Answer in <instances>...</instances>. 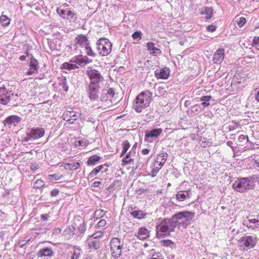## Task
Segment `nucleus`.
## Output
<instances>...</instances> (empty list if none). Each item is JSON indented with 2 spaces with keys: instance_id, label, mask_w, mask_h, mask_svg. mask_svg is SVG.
Here are the masks:
<instances>
[{
  "instance_id": "obj_1",
  "label": "nucleus",
  "mask_w": 259,
  "mask_h": 259,
  "mask_svg": "<svg viewBox=\"0 0 259 259\" xmlns=\"http://www.w3.org/2000/svg\"><path fill=\"white\" fill-rule=\"evenodd\" d=\"M176 225L170 219L159 220L156 226V237L158 238H162L170 235L171 232H174Z\"/></svg>"
},
{
  "instance_id": "obj_64",
  "label": "nucleus",
  "mask_w": 259,
  "mask_h": 259,
  "mask_svg": "<svg viewBox=\"0 0 259 259\" xmlns=\"http://www.w3.org/2000/svg\"><path fill=\"white\" fill-rule=\"evenodd\" d=\"M49 215L48 214H44L41 215V219H43L44 221H47L49 218Z\"/></svg>"
},
{
  "instance_id": "obj_44",
  "label": "nucleus",
  "mask_w": 259,
  "mask_h": 259,
  "mask_svg": "<svg viewBox=\"0 0 259 259\" xmlns=\"http://www.w3.org/2000/svg\"><path fill=\"white\" fill-rule=\"evenodd\" d=\"M238 141L239 142L244 144L245 142H248V137L247 136H245L243 135H240L238 138Z\"/></svg>"
},
{
  "instance_id": "obj_9",
  "label": "nucleus",
  "mask_w": 259,
  "mask_h": 259,
  "mask_svg": "<svg viewBox=\"0 0 259 259\" xmlns=\"http://www.w3.org/2000/svg\"><path fill=\"white\" fill-rule=\"evenodd\" d=\"M123 246L122 243L119 239L113 238L110 241V251L112 256L118 258L120 256Z\"/></svg>"
},
{
  "instance_id": "obj_37",
  "label": "nucleus",
  "mask_w": 259,
  "mask_h": 259,
  "mask_svg": "<svg viewBox=\"0 0 259 259\" xmlns=\"http://www.w3.org/2000/svg\"><path fill=\"white\" fill-rule=\"evenodd\" d=\"M235 22L239 27H242L246 23V19L244 17L236 18Z\"/></svg>"
},
{
  "instance_id": "obj_49",
  "label": "nucleus",
  "mask_w": 259,
  "mask_h": 259,
  "mask_svg": "<svg viewBox=\"0 0 259 259\" xmlns=\"http://www.w3.org/2000/svg\"><path fill=\"white\" fill-rule=\"evenodd\" d=\"M80 250L79 248H75L71 257V259H77L80 254Z\"/></svg>"
},
{
  "instance_id": "obj_36",
  "label": "nucleus",
  "mask_w": 259,
  "mask_h": 259,
  "mask_svg": "<svg viewBox=\"0 0 259 259\" xmlns=\"http://www.w3.org/2000/svg\"><path fill=\"white\" fill-rule=\"evenodd\" d=\"M106 214V212L102 209H98L94 213V217L96 218L97 219L99 218H103Z\"/></svg>"
},
{
  "instance_id": "obj_3",
  "label": "nucleus",
  "mask_w": 259,
  "mask_h": 259,
  "mask_svg": "<svg viewBox=\"0 0 259 259\" xmlns=\"http://www.w3.org/2000/svg\"><path fill=\"white\" fill-rule=\"evenodd\" d=\"M152 94L149 91H145L138 95L135 100L134 108L137 112H141L147 108L152 100Z\"/></svg>"
},
{
  "instance_id": "obj_45",
  "label": "nucleus",
  "mask_w": 259,
  "mask_h": 259,
  "mask_svg": "<svg viewBox=\"0 0 259 259\" xmlns=\"http://www.w3.org/2000/svg\"><path fill=\"white\" fill-rule=\"evenodd\" d=\"M66 11L67 9L65 10H63L60 8H58L57 10V12L58 14H59L61 17L64 19L65 18Z\"/></svg>"
},
{
  "instance_id": "obj_16",
  "label": "nucleus",
  "mask_w": 259,
  "mask_h": 259,
  "mask_svg": "<svg viewBox=\"0 0 259 259\" xmlns=\"http://www.w3.org/2000/svg\"><path fill=\"white\" fill-rule=\"evenodd\" d=\"M54 255V252L52 248L49 247H45L41 249L37 252V256L41 257H51Z\"/></svg>"
},
{
  "instance_id": "obj_43",
  "label": "nucleus",
  "mask_w": 259,
  "mask_h": 259,
  "mask_svg": "<svg viewBox=\"0 0 259 259\" xmlns=\"http://www.w3.org/2000/svg\"><path fill=\"white\" fill-rule=\"evenodd\" d=\"M60 84L62 86L63 90L65 92H67L68 86L67 85V81L66 78L65 77H63L62 78H61V82L60 83Z\"/></svg>"
},
{
  "instance_id": "obj_41",
  "label": "nucleus",
  "mask_w": 259,
  "mask_h": 259,
  "mask_svg": "<svg viewBox=\"0 0 259 259\" xmlns=\"http://www.w3.org/2000/svg\"><path fill=\"white\" fill-rule=\"evenodd\" d=\"M163 245L166 247H170L171 248H175V244L169 240H163Z\"/></svg>"
},
{
  "instance_id": "obj_62",
  "label": "nucleus",
  "mask_w": 259,
  "mask_h": 259,
  "mask_svg": "<svg viewBox=\"0 0 259 259\" xmlns=\"http://www.w3.org/2000/svg\"><path fill=\"white\" fill-rule=\"evenodd\" d=\"M101 184L100 182L95 181L92 184V186L95 188L98 187Z\"/></svg>"
},
{
  "instance_id": "obj_18",
  "label": "nucleus",
  "mask_w": 259,
  "mask_h": 259,
  "mask_svg": "<svg viewBox=\"0 0 259 259\" xmlns=\"http://www.w3.org/2000/svg\"><path fill=\"white\" fill-rule=\"evenodd\" d=\"M81 115L79 113H77L74 111H66L63 114V119H67L68 118H74V120H77V118Z\"/></svg>"
},
{
  "instance_id": "obj_47",
  "label": "nucleus",
  "mask_w": 259,
  "mask_h": 259,
  "mask_svg": "<svg viewBox=\"0 0 259 259\" xmlns=\"http://www.w3.org/2000/svg\"><path fill=\"white\" fill-rule=\"evenodd\" d=\"M103 234V232H102V231H98V232H97L94 233L92 235L91 237H92V238H94L95 239H97L99 240V239L100 237H102Z\"/></svg>"
},
{
  "instance_id": "obj_31",
  "label": "nucleus",
  "mask_w": 259,
  "mask_h": 259,
  "mask_svg": "<svg viewBox=\"0 0 259 259\" xmlns=\"http://www.w3.org/2000/svg\"><path fill=\"white\" fill-rule=\"evenodd\" d=\"M131 152L126 153L125 156L122 159V162L125 164L132 163L135 160V158H131Z\"/></svg>"
},
{
  "instance_id": "obj_19",
  "label": "nucleus",
  "mask_w": 259,
  "mask_h": 259,
  "mask_svg": "<svg viewBox=\"0 0 259 259\" xmlns=\"http://www.w3.org/2000/svg\"><path fill=\"white\" fill-rule=\"evenodd\" d=\"M155 44L152 42H148L146 46L147 47V50L150 51V54L153 56H157L161 53V50L154 47Z\"/></svg>"
},
{
  "instance_id": "obj_22",
  "label": "nucleus",
  "mask_w": 259,
  "mask_h": 259,
  "mask_svg": "<svg viewBox=\"0 0 259 259\" xmlns=\"http://www.w3.org/2000/svg\"><path fill=\"white\" fill-rule=\"evenodd\" d=\"M168 155L166 153H161L159 154L155 161L159 164L161 166H163L167 158Z\"/></svg>"
},
{
  "instance_id": "obj_27",
  "label": "nucleus",
  "mask_w": 259,
  "mask_h": 259,
  "mask_svg": "<svg viewBox=\"0 0 259 259\" xmlns=\"http://www.w3.org/2000/svg\"><path fill=\"white\" fill-rule=\"evenodd\" d=\"M131 215L135 218L142 219L145 218L146 213H143L141 210H135L131 213Z\"/></svg>"
},
{
  "instance_id": "obj_23",
  "label": "nucleus",
  "mask_w": 259,
  "mask_h": 259,
  "mask_svg": "<svg viewBox=\"0 0 259 259\" xmlns=\"http://www.w3.org/2000/svg\"><path fill=\"white\" fill-rule=\"evenodd\" d=\"M255 244V237L248 236L245 237L244 245L249 248H252Z\"/></svg>"
},
{
  "instance_id": "obj_60",
  "label": "nucleus",
  "mask_w": 259,
  "mask_h": 259,
  "mask_svg": "<svg viewBox=\"0 0 259 259\" xmlns=\"http://www.w3.org/2000/svg\"><path fill=\"white\" fill-rule=\"evenodd\" d=\"M83 58H84V64L90 63L92 61V60L89 59V58L86 56H84Z\"/></svg>"
},
{
  "instance_id": "obj_20",
  "label": "nucleus",
  "mask_w": 259,
  "mask_h": 259,
  "mask_svg": "<svg viewBox=\"0 0 259 259\" xmlns=\"http://www.w3.org/2000/svg\"><path fill=\"white\" fill-rule=\"evenodd\" d=\"M161 128H155L151 131H146L145 132L146 138H156L162 133Z\"/></svg>"
},
{
  "instance_id": "obj_32",
  "label": "nucleus",
  "mask_w": 259,
  "mask_h": 259,
  "mask_svg": "<svg viewBox=\"0 0 259 259\" xmlns=\"http://www.w3.org/2000/svg\"><path fill=\"white\" fill-rule=\"evenodd\" d=\"M101 159V157L97 155L91 156L87 161L88 165H94Z\"/></svg>"
},
{
  "instance_id": "obj_12",
  "label": "nucleus",
  "mask_w": 259,
  "mask_h": 259,
  "mask_svg": "<svg viewBox=\"0 0 259 259\" xmlns=\"http://www.w3.org/2000/svg\"><path fill=\"white\" fill-rule=\"evenodd\" d=\"M155 76L158 79H165L169 76V71L168 68L156 69L155 71Z\"/></svg>"
},
{
  "instance_id": "obj_39",
  "label": "nucleus",
  "mask_w": 259,
  "mask_h": 259,
  "mask_svg": "<svg viewBox=\"0 0 259 259\" xmlns=\"http://www.w3.org/2000/svg\"><path fill=\"white\" fill-rule=\"evenodd\" d=\"M38 63L36 60H35L34 58H31L30 61V67L33 69L34 71L37 70L38 69L37 67Z\"/></svg>"
},
{
  "instance_id": "obj_35",
  "label": "nucleus",
  "mask_w": 259,
  "mask_h": 259,
  "mask_svg": "<svg viewBox=\"0 0 259 259\" xmlns=\"http://www.w3.org/2000/svg\"><path fill=\"white\" fill-rule=\"evenodd\" d=\"M122 151L121 154V156H123L125 154L130 147V143L127 141L123 142L122 143Z\"/></svg>"
},
{
  "instance_id": "obj_53",
  "label": "nucleus",
  "mask_w": 259,
  "mask_h": 259,
  "mask_svg": "<svg viewBox=\"0 0 259 259\" xmlns=\"http://www.w3.org/2000/svg\"><path fill=\"white\" fill-rule=\"evenodd\" d=\"M9 102L4 96L0 97V103L6 105Z\"/></svg>"
},
{
  "instance_id": "obj_2",
  "label": "nucleus",
  "mask_w": 259,
  "mask_h": 259,
  "mask_svg": "<svg viewBox=\"0 0 259 259\" xmlns=\"http://www.w3.org/2000/svg\"><path fill=\"white\" fill-rule=\"evenodd\" d=\"M194 217V213L191 211H184L174 214L171 219L179 229H186L189 225Z\"/></svg>"
},
{
  "instance_id": "obj_10",
  "label": "nucleus",
  "mask_w": 259,
  "mask_h": 259,
  "mask_svg": "<svg viewBox=\"0 0 259 259\" xmlns=\"http://www.w3.org/2000/svg\"><path fill=\"white\" fill-rule=\"evenodd\" d=\"M101 88L100 85H89L88 90V95L90 100L92 101H96L99 99V96L100 94Z\"/></svg>"
},
{
  "instance_id": "obj_17",
  "label": "nucleus",
  "mask_w": 259,
  "mask_h": 259,
  "mask_svg": "<svg viewBox=\"0 0 259 259\" xmlns=\"http://www.w3.org/2000/svg\"><path fill=\"white\" fill-rule=\"evenodd\" d=\"M149 236V232L145 227L140 228L135 236L140 240H145Z\"/></svg>"
},
{
  "instance_id": "obj_57",
  "label": "nucleus",
  "mask_w": 259,
  "mask_h": 259,
  "mask_svg": "<svg viewBox=\"0 0 259 259\" xmlns=\"http://www.w3.org/2000/svg\"><path fill=\"white\" fill-rule=\"evenodd\" d=\"M251 221L253 223V224H254L255 229H259V220L255 219H252Z\"/></svg>"
},
{
  "instance_id": "obj_7",
  "label": "nucleus",
  "mask_w": 259,
  "mask_h": 259,
  "mask_svg": "<svg viewBox=\"0 0 259 259\" xmlns=\"http://www.w3.org/2000/svg\"><path fill=\"white\" fill-rule=\"evenodd\" d=\"M87 73L91 80L89 85H100L104 81V78L99 71L92 68H88Z\"/></svg>"
},
{
  "instance_id": "obj_11",
  "label": "nucleus",
  "mask_w": 259,
  "mask_h": 259,
  "mask_svg": "<svg viewBox=\"0 0 259 259\" xmlns=\"http://www.w3.org/2000/svg\"><path fill=\"white\" fill-rule=\"evenodd\" d=\"M21 118L17 115H10L7 117L3 121L5 126H8L9 128L12 125L16 126L20 122Z\"/></svg>"
},
{
  "instance_id": "obj_52",
  "label": "nucleus",
  "mask_w": 259,
  "mask_h": 259,
  "mask_svg": "<svg viewBox=\"0 0 259 259\" xmlns=\"http://www.w3.org/2000/svg\"><path fill=\"white\" fill-rule=\"evenodd\" d=\"M106 224V221L104 219L101 220L97 224V226L99 227H103Z\"/></svg>"
},
{
  "instance_id": "obj_54",
  "label": "nucleus",
  "mask_w": 259,
  "mask_h": 259,
  "mask_svg": "<svg viewBox=\"0 0 259 259\" xmlns=\"http://www.w3.org/2000/svg\"><path fill=\"white\" fill-rule=\"evenodd\" d=\"M7 93L5 87H0V97L4 96Z\"/></svg>"
},
{
  "instance_id": "obj_51",
  "label": "nucleus",
  "mask_w": 259,
  "mask_h": 259,
  "mask_svg": "<svg viewBox=\"0 0 259 259\" xmlns=\"http://www.w3.org/2000/svg\"><path fill=\"white\" fill-rule=\"evenodd\" d=\"M200 109V107L198 105H194L191 107V110L193 112H198Z\"/></svg>"
},
{
  "instance_id": "obj_50",
  "label": "nucleus",
  "mask_w": 259,
  "mask_h": 259,
  "mask_svg": "<svg viewBox=\"0 0 259 259\" xmlns=\"http://www.w3.org/2000/svg\"><path fill=\"white\" fill-rule=\"evenodd\" d=\"M33 139V136L30 135V132L29 129H28L27 132L26 133V136L25 137L24 141V142H28L29 140Z\"/></svg>"
},
{
  "instance_id": "obj_48",
  "label": "nucleus",
  "mask_w": 259,
  "mask_h": 259,
  "mask_svg": "<svg viewBox=\"0 0 259 259\" xmlns=\"http://www.w3.org/2000/svg\"><path fill=\"white\" fill-rule=\"evenodd\" d=\"M78 231L80 233H84L87 229L85 223L83 222L78 227Z\"/></svg>"
},
{
  "instance_id": "obj_42",
  "label": "nucleus",
  "mask_w": 259,
  "mask_h": 259,
  "mask_svg": "<svg viewBox=\"0 0 259 259\" xmlns=\"http://www.w3.org/2000/svg\"><path fill=\"white\" fill-rule=\"evenodd\" d=\"M44 185V183L42 180H38L34 184V188L38 189L41 188Z\"/></svg>"
},
{
  "instance_id": "obj_8",
  "label": "nucleus",
  "mask_w": 259,
  "mask_h": 259,
  "mask_svg": "<svg viewBox=\"0 0 259 259\" xmlns=\"http://www.w3.org/2000/svg\"><path fill=\"white\" fill-rule=\"evenodd\" d=\"M112 44L107 39L100 38L97 42V49L99 53L106 56L110 54L111 51Z\"/></svg>"
},
{
  "instance_id": "obj_15",
  "label": "nucleus",
  "mask_w": 259,
  "mask_h": 259,
  "mask_svg": "<svg viewBox=\"0 0 259 259\" xmlns=\"http://www.w3.org/2000/svg\"><path fill=\"white\" fill-rule=\"evenodd\" d=\"M191 196V192L190 190L181 191L176 195V198L179 201H183L187 198H190Z\"/></svg>"
},
{
  "instance_id": "obj_29",
  "label": "nucleus",
  "mask_w": 259,
  "mask_h": 259,
  "mask_svg": "<svg viewBox=\"0 0 259 259\" xmlns=\"http://www.w3.org/2000/svg\"><path fill=\"white\" fill-rule=\"evenodd\" d=\"M62 68L67 70H75L78 68V67L75 64L65 62L62 64Z\"/></svg>"
},
{
  "instance_id": "obj_34",
  "label": "nucleus",
  "mask_w": 259,
  "mask_h": 259,
  "mask_svg": "<svg viewBox=\"0 0 259 259\" xmlns=\"http://www.w3.org/2000/svg\"><path fill=\"white\" fill-rule=\"evenodd\" d=\"M104 165H101L96 168H95L90 174V176L91 177H93L95 176H96L103 168Z\"/></svg>"
},
{
  "instance_id": "obj_5",
  "label": "nucleus",
  "mask_w": 259,
  "mask_h": 259,
  "mask_svg": "<svg viewBox=\"0 0 259 259\" xmlns=\"http://www.w3.org/2000/svg\"><path fill=\"white\" fill-rule=\"evenodd\" d=\"M75 44L76 46L81 47L85 52L87 55L95 57L96 56L90 46V41L86 35L83 34L78 35L74 39Z\"/></svg>"
},
{
  "instance_id": "obj_46",
  "label": "nucleus",
  "mask_w": 259,
  "mask_h": 259,
  "mask_svg": "<svg viewBox=\"0 0 259 259\" xmlns=\"http://www.w3.org/2000/svg\"><path fill=\"white\" fill-rule=\"evenodd\" d=\"M142 33L141 31H136L132 34L134 39L140 40L141 38Z\"/></svg>"
},
{
  "instance_id": "obj_13",
  "label": "nucleus",
  "mask_w": 259,
  "mask_h": 259,
  "mask_svg": "<svg viewBox=\"0 0 259 259\" xmlns=\"http://www.w3.org/2000/svg\"><path fill=\"white\" fill-rule=\"evenodd\" d=\"M225 50L223 49H218L213 54V62L215 64H220L224 59Z\"/></svg>"
},
{
  "instance_id": "obj_58",
  "label": "nucleus",
  "mask_w": 259,
  "mask_h": 259,
  "mask_svg": "<svg viewBox=\"0 0 259 259\" xmlns=\"http://www.w3.org/2000/svg\"><path fill=\"white\" fill-rule=\"evenodd\" d=\"M206 29L207 30L210 31V32H213L216 29V27L215 26H213V25H208L207 27H206Z\"/></svg>"
},
{
  "instance_id": "obj_40",
  "label": "nucleus",
  "mask_w": 259,
  "mask_h": 259,
  "mask_svg": "<svg viewBox=\"0 0 259 259\" xmlns=\"http://www.w3.org/2000/svg\"><path fill=\"white\" fill-rule=\"evenodd\" d=\"M212 9L210 7H206L204 10V14L206 15V19H210L212 17Z\"/></svg>"
},
{
  "instance_id": "obj_33",
  "label": "nucleus",
  "mask_w": 259,
  "mask_h": 259,
  "mask_svg": "<svg viewBox=\"0 0 259 259\" xmlns=\"http://www.w3.org/2000/svg\"><path fill=\"white\" fill-rule=\"evenodd\" d=\"M84 56L80 55L76 57L75 60L74 61L71 60L70 62L73 63H76L78 65L82 66L83 64H84V60L83 58Z\"/></svg>"
},
{
  "instance_id": "obj_38",
  "label": "nucleus",
  "mask_w": 259,
  "mask_h": 259,
  "mask_svg": "<svg viewBox=\"0 0 259 259\" xmlns=\"http://www.w3.org/2000/svg\"><path fill=\"white\" fill-rule=\"evenodd\" d=\"M252 219H248L247 220H244L243 222V225L246 226L248 228H250L253 230L255 229L254 224L252 222Z\"/></svg>"
},
{
  "instance_id": "obj_28",
  "label": "nucleus",
  "mask_w": 259,
  "mask_h": 259,
  "mask_svg": "<svg viewBox=\"0 0 259 259\" xmlns=\"http://www.w3.org/2000/svg\"><path fill=\"white\" fill-rule=\"evenodd\" d=\"M211 99V97L210 96H202L200 98V100L202 101L201 103V105L203 106V107H207L210 105L209 101Z\"/></svg>"
},
{
  "instance_id": "obj_26",
  "label": "nucleus",
  "mask_w": 259,
  "mask_h": 259,
  "mask_svg": "<svg viewBox=\"0 0 259 259\" xmlns=\"http://www.w3.org/2000/svg\"><path fill=\"white\" fill-rule=\"evenodd\" d=\"M80 166L79 163L78 162H73L71 163H65L64 167L65 169L69 170L77 169Z\"/></svg>"
},
{
  "instance_id": "obj_6",
  "label": "nucleus",
  "mask_w": 259,
  "mask_h": 259,
  "mask_svg": "<svg viewBox=\"0 0 259 259\" xmlns=\"http://www.w3.org/2000/svg\"><path fill=\"white\" fill-rule=\"evenodd\" d=\"M114 92L112 88L102 90L101 96V102L104 109H108L112 105V98L114 96Z\"/></svg>"
},
{
  "instance_id": "obj_56",
  "label": "nucleus",
  "mask_w": 259,
  "mask_h": 259,
  "mask_svg": "<svg viewBox=\"0 0 259 259\" xmlns=\"http://www.w3.org/2000/svg\"><path fill=\"white\" fill-rule=\"evenodd\" d=\"M37 72V70H35V71H34L33 70V69L31 68L30 67V68L28 69V70L27 71L26 74L28 75H31L33 74H35V73H36Z\"/></svg>"
},
{
  "instance_id": "obj_61",
  "label": "nucleus",
  "mask_w": 259,
  "mask_h": 259,
  "mask_svg": "<svg viewBox=\"0 0 259 259\" xmlns=\"http://www.w3.org/2000/svg\"><path fill=\"white\" fill-rule=\"evenodd\" d=\"M5 98L8 100V101L9 102L11 100V94L10 93H6V94L4 95Z\"/></svg>"
},
{
  "instance_id": "obj_14",
  "label": "nucleus",
  "mask_w": 259,
  "mask_h": 259,
  "mask_svg": "<svg viewBox=\"0 0 259 259\" xmlns=\"http://www.w3.org/2000/svg\"><path fill=\"white\" fill-rule=\"evenodd\" d=\"M30 135L33 136V140L42 137L45 134V130L42 128H29Z\"/></svg>"
},
{
  "instance_id": "obj_63",
  "label": "nucleus",
  "mask_w": 259,
  "mask_h": 259,
  "mask_svg": "<svg viewBox=\"0 0 259 259\" xmlns=\"http://www.w3.org/2000/svg\"><path fill=\"white\" fill-rule=\"evenodd\" d=\"M150 150L148 149H144L142 150V153L144 155H147L149 153Z\"/></svg>"
},
{
  "instance_id": "obj_21",
  "label": "nucleus",
  "mask_w": 259,
  "mask_h": 259,
  "mask_svg": "<svg viewBox=\"0 0 259 259\" xmlns=\"http://www.w3.org/2000/svg\"><path fill=\"white\" fill-rule=\"evenodd\" d=\"M88 246L90 249L97 250L100 247V241L97 239L91 237L88 239Z\"/></svg>"
},
{
  "instance_id": "obj_24",
  "label": "nucleus",
  "mask_w": 259,
  "mask_h": 259,
  "mask_svg": "<svg viewBox=\"0 0 259 259\" xmlns=\"http://www.w3.org/2000/svg\"><path fill=\"white\" fill-rule=\"evenodd\" d=\"M162 166H161V165L158 164L157 162H156L154 161L152 165H151V167L152 168L151 172V176L152 177H154L156 176L157 174L159 171V170L161 168Z\"/></svg>"
},
{
  "instance_id": "obj_4",
  "label": "nucleus",
  "mask_w": 259,
  "mask_h": 259,
  "mask_svg": "<svg viewBox=\"0 0 259 259\" xmlns=\"http://www.w3.org/2000/svg\"><path fill=\"white\" fill-rule=\"evenodd\" d=\"M255 176L242 178L235 181L232 185V188L240 193L247 192L249 189L253 188L254 184L253 181L255 180Z\"/></svg>"
},
{
  "instance_id": "obj_25",
  "label": "nucleus",
  "mask_w": 259,
  "mask_h": 259,
  "mask_svg": "<svg viewBox=\"0 0 259 259\" xmlns=\"http://www.w3.org/2000/svg\"><path fill=\"white\" fill-rule=\"evenodd\" d=\"M70 21H75L77 19V16L76 14L71 11L70 10L67 9V11L66 12V16L65 18Z\"/></svg>"
},
{
  "instance_id": "obj_30",
  "label": "nucleus",
  "mask_w": 259,
  "mask_h": 259,
  "mask_svg": "<svg viewBox=\"0 0 259 259\" xmlns=\"http://www.w3.org/2000/svg\"><path fill=\"white\" fill-rule=\"evenodd\" d=\"M0 22L3 26H7L10 22V19L6 15H2L0 17Z\"/></svg>"
},
{
  "instance_id": "obj_59",
  "label": "nucleus",
  "mask_w": 259,
  "mask_h": 259,
  "mask_svg": "<svg viewBox=\"0 0 259 259\" xmlns=\"http://www.w3.org/2000/svg\"><path fill=\"white\" fill-rule=\"evenodd\" d=\"M253 44L255 46L259 47V37H254V38L253 41Z\"/></svg>"
},
{
  "instance_id": "obj_55",
  "label": "nucleus",
  "mask_w": 259,
  "mask_h": 259,
  "mask_svg": "<svg viewBox=\"0 0 259 259\" xmlns=\"http://www.w3.org/2000/svg\"><path fill=\"white\" fill-rule=\"evenodd\" d=\"M59 192V191L58 189H53L51 192V196L52 197H55L58 195Z\"/></svg>"
}]
</instances>
